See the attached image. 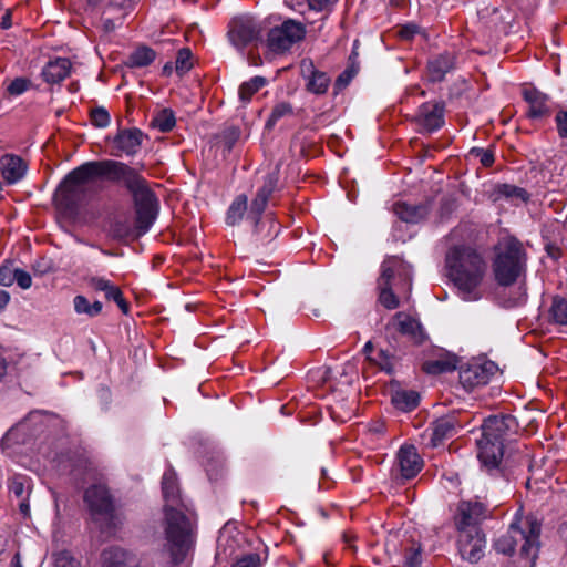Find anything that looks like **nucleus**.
<instances>
[{
  "label": "nucleus",
  "instance_id": "393cba45",
  "mask_svg": "<svg viewBox=\"0 0 567 567\" xmlns=\"http://www.w3.org/2000/svg\"><path fill=\"white\" fill-rule=\"evenodd\" d=\"M393 213L404 223L417 224L429 215L430 205L427 203L411 205L405 202H396L393 204Z\"/></svg>",
  "mask_w": 567,
  "mask_h": 567
},
{
  "label": "nucleus",
  "instance_id": "1a4fd4ad",
  "mask_svg": "<svg viewBox=\"0 0 567 567\" xmlns=\"http://www.w3.org/2000/svg\"><path fill=\"white\" fill-rule=\"evenodd\" d=\"M399 278L404 284L411 286L412 279L409 269L396 258H392L382 264V271L378 279L380 290L379 301L389 310L396 309L400 305L398 296L393 292L391 281Z\"/></svg>",
  "mask_w": 567,
  "mask_h": 567
},
{
  "label": "nucleus",
  "instance_id": "ea45409f",
  "mask_svg": "<svg viewBox=\"0 0 567 567\" xmlns=\"http://www.w3.org/2000/svg\"><path fill=\"white\" fill-rule=\"evenodd\" d=\"M152 125L162 133L171 132L176 125L175 113L172 109L161 110L152 120Z\"/></svg>",
  "mask_w": 567,
  "mask_h": 567
},
{
  "label": "nucleus",
  "instance_id": "6e6d98bb",
  "mask_svg": "<svg viewBox=\"0 0 567 567\" xmlns=\"http://www.w3.org/2000/svg\"><path fill=\"white\" fill-rule=\"evenodd\" d=\"M471 154L480 157V162L484 167H491L495 163V153L492 148L473 147Z\"/></svg>",
  "mask_w": 567,
  "mask_h": 567
},
{
  "label": "nucleus",
  "instance_id": "0eeeda50",
  "mask_svg": "<svg viewBox=\"0 0 567 567\" xmlns=\"http://www.w3.org/2000/svg\"><path fill=\"white\" fill-rule=\"evenodd\" d=\"M528 529H522L512 524L506 534L498 537L494 548L503 555H513L520 544V556L534 561L539 551L540 524L537 520L527 519Z\"/></svg>",
  "mask_w": 567,
  "mask_h": 567
},
{
  "label": "nucleus",
  "instance_id": "a211bd4d",
  "mask_svg": "<svg viewBox=\"0 0 567 567\" xmlns=\"http://www.w3.org/2000/svg\"><path fill=\"white\" fill-rule=\"evenodd\" d=\"M522 97L527 103L526 117L532 121H539L551 116L550 96L537 87L524 86Z\"/></svg>",
  "mask_w": 567,
  "mask_h": 567
},
{
  "label": "nucleus",
  "instance_id": "a18cd8bd",
  "mask_svg": "<svg viewBox=\"0 0 567 567\" xmlns=\"http://www.w3.org/2000/svg\"><path fill=\"white\" fill-rule=\"evenodd\" d=\"M111 233L114 238L120 240H127L138 237L136 235L135 227L132 228L130 224L125 220H115L111 225Z\"/></svg>",
  "mask_w": 567,
  "mask_h": 567
},
{
  "label": "nucleus",
  "instance_id": "49530a36",
  "mask_svg": "<svg viewBox=\"0 0 567 567\" xmlns=\"http://www.w3.org/2000/svg\"><path fill=\"white\" fill-rule=\"evenodd\" d=\"M104 295L109 301H114L124 315L130 312V302L124 298L123 292L118 286L112 282Z\"/></svg>",
  "mask_w": 567,
  "mask_h": 567
},
{
  "label": "nucleus",
  "instance_id": "7ed1b4c3",
  "mask_svg": "<svg viewBox=\"0 0 567 567\" xmlns=\"http://www.w3.org/2000/svg\"><path fill=\"white\" fill-rule=\"evenodd\" d=\"M447 276L464 300L482 298L477 290L486 274V262L472 247L460 245L449 249L445 258Z\"/></svg>",
  "mask_w": 567,
  "mask_h": 567
},
{
  "label": "nucleus",
  "instance_id": "4468645a",
  "mask_svg": "<svg viewBox=\"0 0 567 567\" xmlns=\"http://www.w3.org/2000/svg\"><path fill=\"white\" fill-rule=\"evenodd\" d=\"M445 111L446 104L444 101H427L419 106L413 121L421 127L422 132L433 133L444 126Z\"/></svg>",
  "mask_w": 567,
  "mask_h": 567
},
{
  "label": "nucleus",
  "instance_id": "603ef678",
  "mask_svg": "<svg viewBox=\"0 0 567 567\" xmlns=\"http://www.w3.org/2000/svg\"><path fill=\"white\" fill-rule=\"evenodd\" d=\"M442 485L449 494H461L463 489L458 488L461 480L457 473L444 474L442 476Z\"/></svg>",
  "mask_w": 567,
  "mask_h": 567
},
{
  "label": "nucleus",
  "instance_id": "2f4dec72",
  "mask_svg": "<svg viewBox=\"0 0 567 567\" xmlns=\"http://www.w3.org/2000/svg\"><path fill=\"white\" fill-rule=\"evenodd\" d=\"M547 321L553 326H567V299L554 296L547 311Z\"/></svg>",
  "mask_w": 567,
  "mask_h": 567
},
{
  "label": "nucleus",
  "instance_id": "dca6fc26",
  "mask_svg": "<svg viewBox=\"0 0 567 567\" xmlns=\"http://www.w3.org/2000/svg\"><path fill=\"white\" fill-rule=\"evenodd\" d=\"M52 204L55 210L58 225L66 233H71V172L64 175L58 185Z\"/></svg>",
  "mask_w": 567,
  "mask_h": 567
},
{
  "label": "nucleus",
  "instance_id": "f8f14e48",
  "mask_svg": "<svg viewBox=\"0 0 567 567\" xmlns=\"http://www.w3.org/2000/svg\"><path fill=\"white\" fill-rule=\"evenodd\" d=\"M279 165L265 175L261 187L258 188L255 198L251 200L247 220L252 224L254 233L259 235L264 225L262 215L268 206L272 194L278 189Z\"/></svg>",
  "mask_w": 567,
  "mask_h": 567
},
{
  "label": "nucleus",
  "instance_id": "9b49d317",
  "mask_svg": "<svg viewBox=\"0 0 567 567\" xmlns=\"http://www.w3.org/2000/svg\"><path fill=\"white\" fill-rule=\"evenodd\" d=\"M262 32L264 27L260 20L244 16L231 20L227 35L230 43L243 51L250 44L262 43Z\"/></svg>",
  "mask_w": 567,
  "mask_h": 567
},
{
  "label": "nucleus",
  "instance_id": "bb28decb",
  "mask_svg": "<svg viewBox=\"0 0 567 567\" xmlns=\"http://www.w3.org/2000/svg\"><path fill=\"white\" fill-rule=\"evenodd\" d=\"M101 560L102 567H133L135 564L134 555L118 546L105 548Z\"/></svg>",
  "mask_w": 567,
  "mask_h": 567
},
{
  "label": "nucleus",
  "instance_id": "bf43d9fd",
  "mask_svg": "<svg viewBox=\"0 0 567 567\" xmlns=\"http://www.w3.org/2000/svg\"><path fill=\"white\" fill-rule=\"evenodd\" d=\"M16 269H12L10 265H2L0 267V285L9 287L14 282Z\"/></svg>",
  "mask_w": 567,
  "mask_h": 567
},
{
  "label": "nucleus",
  "instance_id": "e433bc0d",
  "mask_svg": "<svg viewBox=\"0 0 567 567\" xmlns=\"http://www.w3.org/2000/svg\"><path fill=\"white\" fill-rule=\"evenodd\" d=\"M74 310L78 313H84L89 318H95L102 312L103 305L100 301L90 302L84 296H76L73 299Z\"/></svg>",
  "mask_w": 567,
  "mask_h": 567
},
{
  "label": "nucleus",
  "instance_id": "c756f323",
  "mask_svg": "<svg viewBox=\"0 0 567 567\" xmlns=\"http://www.w3.org/2000/svg\"><path fill=\"white\" fill-rule=\"evenodd\" d=\"M398 331L410 337L414 344L421 346L426 340L427 336L419 320L405 316L403 320L398 323Z\"/></svg>",
  "mask_w": 567,
  "mask_h": 567
},
{
  "label": "nucleus",
  "instance_id": "4c0bfd02",
  "mask_svg": "<svg viewBox=\"0 0 567 567\" xmlns=\"http://www.w3.org/2000/svg\"><path fill=\"white\" fill-rule=\"evenodd\" d=\"M293 114V107L290 102H279L275 104L268 120L265 123V130L272 131L278 121L285 116H291Z\"/></svg>",
  "mask_w": 567,
  "mask_h": 567
},
{
  "label": "nucleus",
  "instance_id": "5701e85b",
  "mask_svg": "<svg viewBox=\"0 0 567 567\" xmlns=\"http://www.w3.org/2000/svg\"><path fill=\"white\" fill-rule=\"evenodd\" d=\"M462 424L455 414H447L436 419L431 424L430 444L433 447L439 446L445 440L453 437L461 429Z\"/></svg>",
  "mask_w": 567,
  "mask_h": 567
},
{
  "label": "nucleus",
  "instance_id": "412c9836",
  "mask_svg": "<svg viewBox=\"0 0 567 567\" xmlns=\"http://www.w3.org/2000/svg\"><path fill=\"white\" fill-rule=\"evenodd\" d=\"M402 480L414 478L423 467V460L412 444H404L400 447L395 461Z\"/></svg>",
  "mask_w": 567,
  "mask_h": 567
},
{
  "label": "nucleus",
  "instance_id": "ddd939ff",
  "mask_svg": "<svg viewBox=\"0 0 567 567\" xmlns=\"http://www.w3.org/2000/svg\"><path fill=\"white\" fill-rule=\"evenodd\" d=\"M496 371L497 365L493 361L473 360L458 368V380L464 390L471 392L487 384Z\"/></svg>",
  "mask_w": 567,
  "mask_h": 567
},
{
  "label": "nucleus",
  "instance_id": "6ab92c4d",
  "mask_svg": "<svg viewBox=\"0 0 567 567\" xmlns=\"http://www.w3.org/2000/svg\"><path fill=\"white\" fill-rule=\"evenodd\" d=\"M89 501V507L92 518L97 523L102 530L112 533L118 523V516L115 513L113 498H85Z\"/></svg>",
  "mask_w": 567,
  "mask_h": 567
},
{
  "label": "nucleus",
  "instance_id": "338daca9",
  "mask_svg": "<svg viewBox=\"0 0 567 567\" xmlns=\"http://www.w3.org/2000/svg\"><path fill=\"white\" fill-rule=\"evenodd\" d=\"M112 282L107 279H104L102 277H92L90 279V286L96 290V291H103L105 292L107 288H110V285Z\"/></svg>",
  "mask_w": 567,
  "mask_h": 567
},
{
  "label": "nucleus",
  "instance_id": "58836bf2",
  "mask_svg": "<svg viewBox=\"0 0 567 567\" xmlns=\"http://www.w3.org/2000/svg\"><path fill=\"white\" fill-rule=\"evenodd\" d=\"M457 358L453 357L451 359H440L426 361L423 364V370L429 374H441L445 372H451L457 369Z\"/></svg>",
  "mask_w": 567,
  "mask_h": 567
},
{
  "label": "nucleus",
  "instance_id": "72a5a7b5",
  "mask_svg": "<svg viewBox=\"0 0 567 567\" xmlns=\"http://www.w3.org/2000/svg\"><path fill=\"white\" fill-rule=\"evenodd\" d=\"M494 194L498 197L517 198L523 203H527L530 199V194L525 188L507 183L496 184L494 186Z\"/></svg>",
  "mask_w": 567,
  "mask_h": 567
},
{
  "label": "nucleus",
  "instance_id": "e2e57ef3",
  "mask_svg": "<svg viewBox=\"0 0 567 567\" xmlns=\"http://www.w3.org/2000/svg\"><path fill=\"white\" fill-rule=\"evenodd\" d=\"M310 10L318 12L331 11L337 0H307Z\"/></svg>",
  "mask_w": 567,
  "mask_h": 567
},
{
  "label": "nucleus",
  "instance_id": "2eb2a0df",
  "mask_svg": "<svg viewBox=\"0 0 567 567\" xmlns=\"http://www.w3.org/2000/svg\"><path fill=\"white\" fill-rule=\"evenodd\" d=\"M457 546L462 559L477 564L484 557L485 534L480 528L458 530Z\"/></svg>",
  "mask_w": 567,
  "mask_h": 567
},
{
  "label": "nucleus",
  "instance_id": "f3484780",
  "mask_svg": "<svg viewBox=\"0 0 567 567\" xmlns=\"http://www.w3.org/2000/svg\"><path fill=\"white\" fill-rule=\"evenodd\" d=\"M489 515L487 506L477 499H463L457 507L455 526L457 530L477 528L476 525L486 519Z\"/></svg>",
  "mask_w": 567,
  "mask_h": 567
},
{
  "label": "nucleus",
  "instance_id": "423d86ee",
  "mask_svg": "<svg viewBox=\"0 0 567 567\" xmlns=\"http://www.w3.org/2000/svg\"><path fill=\"white\" fill-rule=\"evenodd\" d=\"M81 476V483L76 482V488L83 489V496H112L109 480L100 470L92 451L86 447L73 452V476Z\"/></svg>",
  "mask_w": 567,
  "mask_h": 567
},
{
  "label": "nucleus",
  "instance_id": "37998d69",
  "mask_svg": "<svg viewBox=\"0 0 567 567\" xmlns=\"http://www.w3.org/2000/svg\"><path fill=\"white\" fill-rule=\"evenodd\" d=\"M369 360L377 364L381 371H384L388 374L394 373V362L396 358L388 350L380 349L377 353V357H369Z\"/></svg>",
  "mask_w": 567,
  "mask_h": 567
},
{
  "label": "nucleus",
  "instance_id": "f257e3e1",
  "mask_svg": "<svg viewBox=\"0 0 567 567\" xmlns=\"http://www.w3.org/2000/svg\"><path fill=\"white\" fill-rule=\"evenodd\" d=\"M481 437L476 440L477 457L483 467L499 483L511 485L518 467L529 466L527 453H505V449L519 432V424L512 414L489 415L481 425Z\"/></svg>",
  "mask_w": 567,
  "mask_h": 567
},
{
  "label": "nucleus",
  "instance_id": "c85d7f7f",
  "mask_svg": "<svg viewBox=\"0 0 567 567\" xmlns=\"http://www.w3.org/2000/svg\"><path fill=\"white\" fill-rule=\"evenodd\" d=\"M156 51L147 45H138L124 60V65L130 69L145 68L151 65L156 59Z\"/></svg>",
  "mask_w": 567,
  "mask_h": 567
},
{
  "label": "nucleus",
  "instance_id": "13d9d810",
  "mask_svg": "<svg viewBox=\"0 0 567 567\" xmlns=\"http://www.w3.org/2000/svg\"><path fill=\"white\" fill-rule=\"evenodd\" d=\"M261 566V559L259 554L251 553L244 555L243 557L238 558L234 564L233 567H260Z\"/></svg>",
  "mask_w": 567,
  "mask_h": 567
},
{
  "label": "nucleus",
  "instance_id": "864d4df0",
  "mask_svg": "<svg viewBox=\"0 0 567 567\" xmlns=\"http://www.w3.org/2000/svg\"><path fill=\"white\" fill-rule=\"evenodd\" d=\"M239 136L240 131L238 127L233 126L225 130L221 135V144L224 150L227 151L228 153L231 152Z\"/></svg>",
  "mask_w": 567,
  "mask_h": 567
},
{
  "label": "nucleus",
  "instance_id": "4d7b16f0",
  "mask_svg": "<svg viewBox=\"0 0 567 567\" xmlns=\"http://www.w3.org/2000/svg\"><path fill=\"white\" fill-rule=\"evenodd\" d=\"M31 85L30 80L25 78H16L7 87L10 95H20L25 92Z\"/></svg>",
  "mask_w": 567,
  "mask_h": 567
},
{
  "label": "nucleus",
  "instance_id": "69168bd1",
  "mask_svg": "<svg viewBox=\"0 0 567 567\" xmlns=\"http://www.w3.org/2000/svg\"><path fill=\"white\" fill-rule=\"evenodd\" d=\"M32 269L35 275H44L52 269L51 260L41 258L37 262L33 264Z\"/></svg>",
  "mask_w": 567,
  "mask_h": 567
},
{
  "label": "nucleus",
  "instance_id": "473e14b6",
  "mask_svg": "<svg viewBox=\"0 0 567 567\" xmlns=\"http://www.w3.org/2000/svg\"><path fill=\"white\" fill-rule=\"evenodd\" d=\"M248 212L249 209L247 195H237L227 209L225 221L228 226L239 225L245 214H248Z\"/></svg>",
  "mask_w": 567,
  "mask_h": 567
},
{
  "label": "nucleus",
  "instance_id": "3c124183",
  "mask_svg": "<svg viewBox=\"0 0 567 567\" xmlns=\"http://www.w3.org/2000/svg\"><path fill=\"white\" fill-rule=\"evenodd\" d=\"M491 21L497 25L498 23L503 24V29L505 30L507 27H511L514 18L507 11V9L493 8L489 12Z\"/></svg>",
  "mask_w": 567,
  "mask_h": 567
},
{
  "label": "nucleus",
  "instance_id": "7c9ffc66",
  "mask_svg": "<svg viewBox=\"0 0 567 567\" xmlns=\"http://www.w3.org/2000/svg\"><path fill=\"white\" fill-rule=\"evenodd\" d=\"M205 471L212 483L221 481L227 474L224 455L219 452H212L206 458Z\"/></svg>",
  "mask_w": 567,
  "mask_h": 567
},
{
  "label": "nucleus",
  "instance_id": "39448f33",
  "mask_svg": "<svg viewBox=\"0 0 567 567\" xmlns=\"http://www.w3.org/2000/svg\"><path fill=\"white\" fill-rule=\"evenodd\" d=\"M122 184L133 198L136 235L143 236L151 229L157 218L159 200L145 177L133 167H131Z\"/></svg>",
  "mask_w": 567,
  "mask_h": 567
},
{
  "label": "nucleus",
  "instance_id": "c03bdc74",
  "mask_svg": "<svg viewBox=\"0 0 567 567\" xmlns=\"http://www.w3.org/2000/svg\"><path fill=\"white\" fill-rule=\"evenodd\" d=\"M359 72V65L354 62L349 64L334 81V94L346 89Z\"/></svg>",
  "mask_w": 567,
  "mask_h": 567
},
{
  "label": "nucleus",
  "instance_id": "9d476101",
  "mask_svg": "<svg viewBox=\"0 0 567 567\" xmlns=\"http://www.w3.org/2000/svg\"><path fill=\"white\" fill-rule=\"evenodd\" d=\"M305 37V24L293 19H287L280 25L271 28L267 32L266 44L274 53H285L293 44L302 41Z\"/></svg>",
  "mask_w": 567,
  "mask_h": 567
},
{
  "label": "nucleus",
  "instance_id": "0e129e2a",
  "mask_svg": "<svg viewBox=\"0 0 567 567\" xmlns=\"http://www.w3.org/2000/svg\"><path fill=\"white\" fill-rule=\"evenodd\" d=\"M14 281L22 289H28L32 285V278L29 272L23 269L16 268V278Z\"/></svg>",
  "mask_w": 567,
  "mask_h": 567
},
{
  "label": "nucleus",
  "instance_id": "09e8293b",
  "mask_svg": "<svg viewBox=\"0 0 567 567\" xmlns=\"http://www.w3.org/2000/svg\"><path fill=\"white\" fill-rule=\"evenodd\" d=\"M422 565V547L413 544L404 550V567H421Z\"/></svg>",
  "mask_w": 567,
  "mask_h": 567
},
{
  "label": "nucleus",
  "instance_id": "5fc2aeb1",
  "mask_svg": "<svg viewBox=\"0 0 567 567\" xmlns=\"http://www.w3.org/2000/svg\"><path fill=\"white\" fill-rule=\"evenodd\" d=\"M554 120L558 136L563 140H567V106L559 107Z\"/></svg>",
  "mask_w": 567,
  "mask_h": 567
},
{
  "label": "nucleus",
  "instance_id": "de8ad7c7",
  "mask_svg": "<svg viewBox=\"0 0 567 567\" xmlns=\"http://www.w3.org/2000/svg\"><path fill=\"white\" fill-rule=\"evenodd\" d=\"M9 492L14 496H21L27 492V496L31 494L30 478L24 475H14L8 484Z\"/></svg>",
  "mask_w": 567,
  "mask_h": 567
},
{
  "label": "nucleus",
  "instance_id": "a19ab883",
  "mask_svg": "<svg viewBox=\"0 0 567 567\" xmlns=\"http://www.w3.org/2000/svg\"><path fill=\"white\" fill-rule=\"evenodd\" d=\"M330 84V78L326 72L313 70L307 82V90L315 94H323Z\"/></svg>",
  "mask_w": 567,
  "mask_h": 567
},
{
  "label": "nucleus",
  "instance_id": "20e7f679",
  "mask_svg": "<svg viewBox=\"0 0 567 567\" xmlns=\"http://www.w3.org/2000/svg\"><path fill=\"white\" fill-rule=\"evenodd\" d=\"M492 270L496 284L511 287L527 270V252L515 236H507L494 247Z\"/></svg>",
  "mask_w": 567,
  "mask_h": 567
},
{
  "label": "nucleus",
  "instance_id": "f03ea898",
  "mask_svg": "<svg viewBox=\"0 0 567 567\" xmlns=\"http://www.w3.org/2000/svg\"><path fill=\"white\" fill-rule=\"evenodd\" d=\"M198 517L195 509L183 502L163 507L165 550L174 565L182 564L193 549L197 536Z\"/></svg>",
  "mask_w": 567,
  "mask_h": 567
},
{
  "label": "nucleus",
  "instance_id": "79ce46f5",
  "mask_svg": "<svg viewBox=\"0 0 567 567\" xmlns=\"http://www.w3.org/2000/svg\"><path fill=\"white\" fill-rule=\"evenodd\" d=\"M193 69V52L185 47L177 51L175 61V71L179 76L188 73Z\"/></svg>",
  "mask_w": 567,
  "mask_h": 567
},
{
  "label": "nucleus",
  "instance_id": "aec40b11",
  "mask_svg": "<svg viewBox=\"0 0 567 567\" xmlns=\"http://www.w3.org/2000/svg\"><path fill=\"white\" fill-rule=\"evenodd\" d=\"M146 135L138 127L131 128H118L117 133L112 137V145L116 152L111 154L114 156H121L122 153L134 156Z\"/></svg>",
  "mask_w": 567,
  "mask_h": 567
},
{
  "label": "nucleus",
  "instance_id": "b1692460",
  "mask_svg": "<svg viewBox=\"0 0 567 567\" xmlns=\"http://www.w3.org/2000/svg\"><path fill=\"white\" fill-rule=\"evenodd\" d=\"M391 402L402 412H411L420 404V394L414 390H404L396 381H391Z\"/></svg>",
  "mask_w": 567,
  "mask_h": 567
},
{
  "label": "nucleus",
  "instance_id": "f704fd0d",
  "mask_svg": "<svg viewBox=\"0 0 567 567\" xmlns=\"http://www.w3.org/2000/svg\"><path fill=\"white\" fill-rule=\"evenodd\" d=\"M268 81L266 78L256 75L251 78L249 81L241 83L239 86V99L244 103H248L251 101V97L265 85H267Z\"/></svg>",
  "mask_w": 567,
  "mask_h": 567
},
{
  "label": "nucleus",
  "instance_id": "052dcab7",
  "mask_svg": "<svg viewBox=\"0 0 567 567\" xmlns=\"http://www.w3.org/2000/svg\"><path fill=\"white\" fill-rule=\"evenodd\" d=\"M420 31V27L414 23H408L400 28L398 35L401 40L411 41Z\"/></svg>",
  "mask_w": 567,
  "mask_h": 567
},
{
  "label": "nucleus",
  "instance_id": "774afa93",
  "mask_svg": "<svg viewBox=\"0 0 567 567\" xmlns=\"http://www.w3.org/2000/svg\"><path fill=\"white\" fill-rule=\"evenodd\" d=\"M545 250L548 257H550L554 260H558L563 256L560 247L555 243H547L545 245Z\"/></svg>",
  "mask_w": 567,
  "mask_h": 567
},
{
  "label": "nucleus",
  "instance_id": "6e6552de",
  "mask_svg": "<svg viewBox=\"0 0 567 567\" xmlns=\"http://www.w3.org/2000/svg\"><path fill=\"white\" fill-rule=\"evenodd\" d=\"M131 166L114 159L90 161L73 168V186L104 178L120 184L130 173Z\"/></svg>",
  "mask_w": 567,
  "mask_h": 567
},
{
  "label": "nucleus",
  "instance_id": "8fccbe9b",
  "mask_svg": "<svg viewBox=\"0 0 567 567\" xmlns=\"http://www.w3.org/2000/svg\"><path fill=\"white\" fill-rule=\"evenodd\" d=\"M90 120L95 127L104 128L110 124L111 117L105 107L96 106L90 111Z\"/></svg>",
  "mask_w": 567,
  "mask_h": 567
},
{
  "label": "nucleus",
  "instance_id": "c9c22d12",
  "mask_svg": "<svg viewBox=\"0 0 567 567\" xmlns=\"http://www.w3.org/2000/svg\"><path fill=\"white\" fill-rule=\"evenodd\" d=\"M162 496H181V487L177 474L169 465L162 476Z\"/></svg>",
  "mask_w": 567,
  "mask_h": 567
},
{
  "label": "nucleus",
  "instance_id": "cd10ccee",
  "mask_svg": "<svg viewBox=\"0 0 567 567\" xmlns=\"http://www.w3.org/2000/svg\"><path fill=\"white\" fill-rule=\"evenodd\" d=\"M2 177L9 184L17 183L25 173L27 164L16 155H4L1 161Z\"/></svg>",
  "mask_w": 567,
  "mask_h": 567
},
{
  "label": "nucleus",
  "instance_id": "4be33fe9",
  "mask_svg": "<svg viewBox=\"0 0 567 567\" xmlns=\"http://www.w3.org/2000/svg\"><path fill=\"white\" fill-rule=\"evenodd\" d=\"M456 66V55L454 52L444 51L429 59L426 70L427 80L431 83L444 81L445 75Z\"/></svg>",
  "mask_w": 567,
  "mask_h": 567
},
{
  "label": "nucleus",
  "instance_id": "680f3d73",
  "mask_svg": "<svg viewBox=\"0 0 567 567\" xmlns=\"http://www.w3.org/2000/svg\"><path fill=\"white\" fill-rule=\"evenodd\" d=\"M53 567H71V554L66 549H62L52 555Z\"/></svg>",
  "mask_w": 567,
  "mask_h": 567
},
{
  "label": "nucleus",
  "instance_id": "a878e982",
  "mask_svg": "<svg viewBox=\"0 0 567 567\" xmlns=\"http://www.w3.org/2000/svg\"><path fill=\"white\" fill-rule=\"evenodd\" d=\"M71 72V61L68 58H56L50 60L42 69V78L49 84H58L69 76Z\"/></svg>",
  "mask_w": 567,
  "mask_h": 567
}]
</instances>
